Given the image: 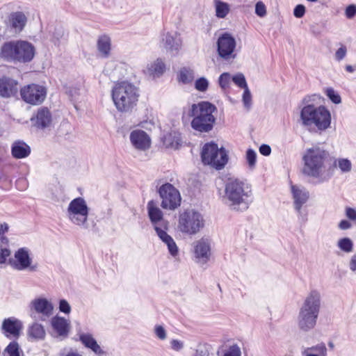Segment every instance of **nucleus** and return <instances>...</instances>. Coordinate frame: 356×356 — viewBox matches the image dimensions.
Wrapping results in <instances>:
<instances>
[{"mask_svg":"<svg viewBox=\"0 0 356 356\" xmlns=\"http://www.w3.org/2000/svg\"><path fill=\"white\" fill-rule=\"evenodd\" d=\"M208 85V81L205 78L202 77L195 81V89H207Z\"/></svg>","mask_w":356,"mask_h":356,"instance_id":"864d4df0","label":"nucleus"},{"mask_svg":"<svg viewBox=\"0 0 356 356\" xmlns=\"http://www.w3.org/2000/svg\"><path fill=\"white\" fill-rule=\"evenodd\" d=\"M58 308L60 312H63L65 314H69L71 312V306L65 299H62L59 301Z\"/></svg>","mask_w":356,"mask_h":356,"instance_id":"37998d69","label":"nucleus"},{"mask_svg":"<svg viewBox=\"0 0 356 356\" xmlns=\"http://www.w3.org/2000/svg\"><path fill=\"white\" fill-rule=\"evenodd\" d=\"M154 332L159 339L164 340L166 339V332L163 326L156 325Z\"/></svg>","mask_w":356,"mask_h":356,"instance_id":"09e8293b","label":"nucleus"},{"mask_svg":"<svg viewBox=\"0 0 356 356\" xmlns=\"http://www.w3.org/2000/svg\"><path fill=\"white\" fill-rule=\"evenodd\" d=\"M18 85V82L7 76H3L0 78V89H15Z\"/></svg>","mask_w":356,"mask_h":356,"instance_id":"72a5a7b5","label":"nucleus"},{"mask_svg":"<svg viewBox=\"0 0 356 356\" xmlns=\"http://www.w3.org/2000/svg\"><path fill=\"white\" fill-rule=\"evenodd\" d=\"M305 13V7L302 5L299 4L296 6L293 10V15L297 18H300L304 16Z\"/></svg>","mask_w":356,"mask_h":356,"instance_id":"603ef678","label":"nucleus"},{"mask_svg":"<svg viewBox=\"0 0 356 356\" xmlns=\"http://www.w3.org/2000/svg\"><path fill=\"white\" fill-rule=\"evenodd\" d=\"M252 195L251 187L246 183L235 179H229L225 188L223 197L231 209L244 211L249 207Z\"/></svg>","mask_w":356,"mask_h":356,"instance_id":"7ed1b4c3","label":"nucleus"},{"mask_svg":"<svg viewBox=\"0 0 356 356\" xmlns=\"http://www.w3.org/2000/svg\"><path fill=\"white\" fill-rule=\"evenodd\" d=\"M30 316L36 320L44 321L54 312V305L47 298H37L31 301L29 305Z\"/></svg>","mask_w":356,"mask_h":356,"instance_id":"9d476101","label":"nucleus"},{"mask_svg":"<svg viewBox=\"0 0 356 356\" xmlns=\"http://www.w3.org/2000/svg\"><path fill=\"white\" fill-rule=\"evenodd\" d=\"M259 152L264 156H269L271 152V148L268 145L263 144L259 147Z\"/></svg>","mask_w":356,"mask_h":356,"instance_id":"052dcab7","label":"nucleus"},{"mask_svg":"<svg viewBox=\"0 0 356 356\" xmlns=\"http://www.w3.org/2000/svg\"><path fill=\"white\" fill-rule=\"evenodd\" d=\"M338 166L342 172H349L352 169V163L347 159H339L338 161Z\"/></svg>","mask_w":356,"mask_h":356,"instance_id":"58836bf2","label":"nucleus"},{"mask_svg":"<svg viewBox=\"0 0 356 356\" xmlns=\"http://www.w3.org/2000/svg\"><path fill=\"white\" fill-rule=\"evenodd\" d=\"M216 112V106L209 102L193 104L188 113V115L192 118L191 122L192 129L200 133L210 132L216 123V118L214 113Z\"/></svg>","mask_w":356,"mask_h":356,"instance_id":"f03ea898","label":"nucleus"},{"mask_svg":"<svg viewBox=\"0 0 356 356\" xmlns=\"http://www.w3.org/2000/svg\"><path fill=\"white\" fill-rule=\"evenodd\" d=\"M130 140L133 146L139 150H146L149 148L151 140L143 130H134L130 134Z\"/></svg>","mask_w":356,"mask_h":356,"instance_id":"f3484780","label":"nucleus"},{"mask_svg":"<svg viewBox=\"0 0 356 356\" xmlns=\"http://www.w3.org/2000/svg\"><path fill=\"white\" fill-rule=\"evenodd\" d=\"M8 230V225L4 222L0 225V236L3 235Z\"/></svg>","mask_w":356,"mask_h":356,"instance_id":"69168bd1","label":"nucleus"},{"mask_svg":"<svg viewBox=\"0 0 356 356\" xmlns=\"http://www.w3.org/2000/svg\"><path fill=\"white\" fill-rule=\"evenodd\" d=\"M302 355L304 356H327V355H318V354H315L313 353H307V352H302Z\"/></svg>","mask_w":356,"mask_h":356,"instance_id":"338daca9","label":"nucleus"},{"mask_svg":"<svg viewBox=\"0 0 356 356\" xmlns=\"http://www.w3.org/2000/svg\"><path fill=\"white\" fill-rule=\"evenodd\" d=\"M51 325L57 335L63 339L67 338L70 330V322L63 317L56 316L51 320Z\"/></svg>","mask_w":356,"mask_h":356,"instance_id":"6ab92c4d","label":"nucleus"},{"mask_svg":"<svg viewBox=\"0 0 356 356\" xmlns=\"http://www.w3.org/2000/svg\"><path fill=\"white\" fill-rule=\"evenodd\" d=\"M66 356H81V355L80 354H79L78 353L72 352V353H67V355Z\"/></svg>","mask_w":356,"mask_h":356,"instance_id":"774afa93","label":"nucleus"},{"mask_svg":"<svg viewBox=\"0 0 356 356\" xmlns=\"http://www.w3.org/2000/svg\"><path fill=\"white\" fill-rule=\"evenodd\" d=\"M159 192L162 199L161 207L163 209L174 210L180 205L179 192L172 184L167 183L162 185Z\"/></svg>","mask_w":356,"mask_h":356,"instance_id":"f8f14e48","label":"nucleus"},{"mask_svg":"<svg viewBox=\"0 0 356 356\" xmlns=\"http://www.w3.org/2000/svg\"><path fill=\"white\" fill-rule=\"evenodd\" d=\"M320 309V293L316 290L312 291L305 298L298 315V327L301 331L307 332L315 327Z\"/></svg>","mask_w":356,"mask_h":356,"instance_id":"20e7f679","label":"nucleus"},{"mask_svg":"<svg viewBox=\"0 0 356 356\" xmlns=\"http://www.w3.org/2000/svg\"><path fill=\"white\" fill-rule=\"evenodd\" d=\"M163 143L167 148L178 149L181 143L180 135L177 132L168 133L163 136Z\"/></svg>","mask_w":356,"mask_h":356,"instance_id":"c756f323","label":"nucleus"},{"mask_svg":"<svg viewBox=\"0 0 356 356\" xmlns=\"http://www.w3.org/2000/svg\"><path fill=\"white\" fill-rule=\"evenodd\" d=\"M204 227L202 216L193 209L186 210L179 218V230L188 234H195Z\"/></svg>","mask_w":356,"mask_h":356,"instance_id":"6e6552de","label":"nucleus"},{"mask_svg":"<svg viewBox=\"0 0 356 356\" xmlns=\"http://www.w3.org/2000/svg\"><path fill=\"white\" fill-rule=\"evenodd\" d=\"M17 90H0V97L3 98H8L15 95Z\"/></svg>","mask_w":356,"mask_h":356,"instance_id":"680f3d73","label":"nucleus"},{"mask_svg":"<svg viewBox=\"0 0 356 356\" xmlns=\"http://www.w3.org/2000/svg\"><path fill=\"white\" fill-rule=\"evenodd\" d=\"M34 55L33 45L24 40L4 42L0 49V58L7 62L29 63Z\"/></svg>","mask_w":356,"mask_h":356,"instance_id":"39448f33","label":"nucleus"},{"mask_svg":"<svg viewBox=\"0 0 356 356\" xmlns=\"http://www.w3.org/2000/svg\"><path fill=\"white\" fill-rule=\"evenodd\" d=\"M201 158L204 164L209 165L217 170L225 167L228 161V155L223 147L219 148L215 143H206L201 152Z\"/></svg>","mask_w":356,"mask_h":356,"instance_id":"0eeeda50","label":"nucleus"},{"mask_svg":"<svg viewBox=\"0 0 356 356\" xmlns=\"http://www.w3.org/2000/svg\"><path fill=\"white\" fill-rule=\"evenodd\" d=\"M147 209L149 219L154 226V229L156 230V227L167 229L168 223L163 218V213L161 209L156 207L154 201L152 200L148 202Z\"/></svg>","mask_w":356,"mask_h":356,"instance_id":"a211bd4d","label":"nucleus"},{"mask_svg":"<svg viewBox=\"0 0 356 356\" xmlns=\"http://www.w3.org/2000/svg\"><path fill=\"white\" fill-rule=\"evenodd\" d=\"M291 191L294 200L295 209L300 213L302 206L305 204L309 199V192L305 188H300L297 186H292Z\"/></svg>","mask_w":356,"mask_h":356,"instance_id":"412c9836","label":"nucleus"},{"mask_svg":"<svg viewBox=\"0 0 356 356\" xmlns=\"http://www.w3.org/2000/svg\"><path fill=\"white\" fill-rule=\"evenodd\" d=\"M210 346L208 344H200L193 356H209Z\"/></svg>","mask_w":356,"mask_h":356,"instance_id":"ea45409f","label":"nucleus"},{"mask_svg":"<svg viewBox=\"0 0 356 356\" xmlns=\"http://www.w3.org/2000/svg\"><path fill=\"white\" fill-rule=\"evenodd\" d=\"M303 352L313 353L315 352L318 355H327V348L323 343H318L316 346L305 348Z\"/></svg>","mask_w":356,"mask_h":356,"instance_id":"e433bc0d","label":"nucleus"},{"mask_svg":"<svg viewBox=\"0 0 356 356\" xmlns=\"http://www.w3.org/2000/svg\"><path fill=\"white\" fill-rule=\"evenodd\" d=\"M231 77L229 73H223L219 77V85L222 88H225L229 86Z\"/></svg>","mask_w":356,"mask_h":356,"instance_id":"79ce46f5","label":"nucleus"},{"mask_svg":"<svg viewBox=\"0 0 356 356\" xmlns=\"http://www.w3.org/2000/svg\"><path fill=\"white\" fill-rule=\"evenodd\" d=\"M327 96L334 104H339L341 102V97L336 92L335 90H325Z\"/></svg>","mask_w":356,"mask_h":356,"instance_id":"de8ad7c7","label":"nucleus"},{"mask_svg":"<svg viewBox=\"0 0 356 356\" xmlns=\"http://www.w3.org/2000/svg\"><path fill=\"white\" fill-rule=\"evenodd\" d=\"M97 50L102 58H108L111 49V38L106 35L99 37L97 42Z\"/></svg>","mask_w":356,"mask_h":356,"instance_id":"bb28decb","label":"nucleus"},{"mask_svg":"<svg viewBox=\"0 0 356 356\" xmlns=\"http://www.w3.org/2000/svg\"><path fill=\"white\" fill-rule=\"evenodd\" d=\"M33 127L38 129L49 128L52 122V115L47 107H40L30 119Z\"/></svg>","mask_w":356,"mask_h":356,"instance_id":"2eb2a0df","label":"nucleus"},{"mask_svg":"<svg viewBox=\"0 0 356 356\" xmlns=\"http://www.w3.org/2000/svg\"><path fill=\"white\" fill-rule=\"evenodd\" d=\"M195 254L199 261H207L210 257V244L207 239L201 238L195 243Z\"/></svg>","mask_w":356,"mask_h":356,"instance_id":"4be33fe9","label":"nucleus"},{"mask_svg":"<svg viewBox=\"0 0 356 356\" xmlns=\"http://www.w3.org/2000/svg\"><path fill=\"white\" fill-rule=\"evenodd\" d=\"M23 89H28V90H30V89H45V87L33 83V84H29V85L24 86V88Z\"/></svg>","mask_w":356,"mask_h":356,"instance_id":"0e129e2a","label":"nucleus"},{"mask_svg":"<svg viewBox=\"0 0 356 356\" xmlns=\"http://www.w3.org/2000/svg\"><path fill=\"white\" fill-rule=\"evenodd\" d=\"M163 42L164 48L171 52L175 51L177 53L181 47L179 40H176V38L169 33L165 35L163 38Z\"/></svg>","mask_w":356,"mask_h":356,"instance_id":"7c9ffc66","label":"nucleus"},{"mask_svg":"<svg viewBox=\"0 0 356 356\" xmlns=\"http://www.w3.org/2000/svg\"><path fill=\"white\" fill-rule=\"evenodd\" d=\"M138 95L135 90H112V98L117 109L127 112L131 109L138 101Z\"/></svg>","mask_w":356,"mask_h":356,"instance_id":"9b49d317","label":"nucleus"},{"mask_svg":"<svg viewBox=\"0 0 356 356\" xmlns=\"http://www.w3.org/2000/svg\"><path fill=\"white\" fill-rule=\"evenodd\" d=\"M22 329V322L15 317L5 318L1 327L2 334L6 338L15 339H17L20 337Z\"/></svg>","mask_w":356,"mask_h":356,"instance_id":"4468645a","label":"nucleus"},{"mask_svg":"<svg viewBox=\"0 0 356 356\" xmlns=\"http://www.w3.org/2000/svg\"><path fill=\"white\" fill-rule=\"evenodd\" d=\"M10 254V251L8 248H1L0 250V264L4 263Z\"/></svg>","mask_w":356,"mask_h":356,"instance_id":"4d7b16f0","label":"nucleus"},{"mask_svg":"<svg viewBox=\"0 0 356 356\" xmlns=\"http://www.w3.org/2000/svg\"><path fill=\"white\" fill-rule=\"evenodd\" d=\"M170 345L171 348L175 351H179L184 348V343L177 339H172Z\"/></svg>","mask_w":356,"mask_h":356,"instance_id":"6e6d98bb","label":"nucleus"},{"mask_svg":"<svg viewBox=\"0 0 356 356\" xmlns=\"http://www.w3.org/2000/svg\"><path fill=\"white\" fill-rule=\"evenodd\" d=\"M165 71V65L161 58H157L154 62L149 64L144 70L146 75L155 78L161 76Z\"/></svg>","mask_w":356,"mask_h":356,"instance_id":"393cba45","label":"nucleus"},{"mask_svg":"<svg viewBox=\"0 0 356 356\" xmlns=\"http://www.w3.org/2000/svg\"><path fill=\"white\" fill-rule=\"evenodd\" d=\"M350 268L352 271L356 272V255H353L350 259Z\"/></svg>","mask_w":356,"mask_h":356,"instance_id":"e2e57ef3","label":"nucleus"},{"mask_svg":"<svg viewBox=\"0 0 356 356\" xmlns=\"http://www.w3.org/2000/svg\"><path fill=\"white\" fill-rule=\"evenodd\" d=\"M80 341L88 348L92 350L98 355L104 354V351L97 343L92 335L89 333H80L79 334Z\"/></svg>","mask_w":356,"mask_h":356,"instance_id":"a878e982","label":"nucleus"},{"mask_svg":"<svg viewBox=\"0 0 356 356\" xmlns=\"http://www.w3.org/2000/svg\"><path fill=\"white\" fill-rule=\"evenodd\" d=\"M345 214L347 218L356 223V209L351 207H346L345 209Z\"/></svg>","mask_w":356,"mask_h":356,"instance_id":"49530a36","label":"nucleus"},{"mask_svg":"<svg viewBox=\"0 0 356 356\" xmlns=\"http://www.w3.org/2000/svg\"><path fill=\"white\" fill-rule=\"evenodd\" d=\"M11 153L15 159H24L31 154V147L25 142L17 140L12 145Z\"/></svg>","mask_w":356,"mask_h":356,"instance_id":"b1692460","label":"nucleus"},{"mask_svg":"<svg viewBox=\"0 0 356 356\" xmlns=\"http://www.w3.org/2000/svg\"><path fill=\"white\" fill-rule=\"evenodd\" d=\"M236 47V41L233 37L228 33L223 34L218 40V51L219 55L225 58L229 59ZM235 55L232 57L234 58Z\"/></svg>","mask_w":356,"mask_h":356,"instance_id":"dca6fc26","label":"nucleus"},{"mask_svg":"<svg viewBox=\"0 0 356 356\" xmlns=\"http://www.w3.org/2000/svg\"><path fill=\"white\" fill-rule=\"evenodd\" d=\"M243 102L244 106L247 109H249L251 107L252 95L250 94V90H244V92L243 95Z\"/></svg>","mask_w":356,"mask_h":356,"instance_id":"a18cd8bd","label":"nucleus"},{"mask_svg":"<svg viewBox=\"0 0 356 356\" xmlns=\"http://www.w3.org/2000/svg\"><path fill=\"white\" fill-rule=\"evenodd\" d=\"M27 334L33 340H43L45 338L46 332L41 324L35 322L29 327Z\"/></svg>","mask_w":356,"mask_h":356,"instance_id":"cd10ccee","label":"nucleus"},{"mask_svg":"<svg viewBox=\"0 0 356 356\" xmlns=\"http://www.w3.org/2000/svg\"><path fill=\"white\" fill-rule=\"evenodd\" d=\"M11 266L17 270L29 269L35 272L38 270V264H32V259L29 250L26 248H21L15 253V259L10 261Z\"/></svg>","mask_w":356,"mask_h":356,"instance_id":"ddd939ff","label":"nucleus"},{"mask_svg":"<svg viewBox=\"0 0 356 356\" xmlns=\"http://www.w3.org/2000/svg\"><path fill=\"white\" fill-rule=\"evenodd\" d=\"M22 99L26 103L37 105L42 104L47 97L46 90H19Z\"/></svg>","mask_w":356,"mask_h":356,"instance_id":"aec40b11","label":"nucleus"},{"mask_svg":"<svg viewBox=\"0 0 356 356\" xmlns=\"http://www.w3.org/2000/svg\"><path fill=\"white\" fill-rule=\"evenodd\" d=\"M338 227L341 230H346L352 227V224L348 220H342L339 223Z\"/></svg>","mask_w":356,"mask_h":356,"instance_id":"bf43d9fd","label":"nucleus"},{"mask_svg":"<svg viewBox=\"0 0 356 356\" xmlns=\"http://www.w3.org/2000/svg\"><path fill=\"white\" fill-rule=\"evenodd\" d=\"M194 77V72L189 67H181L177 74L178 81L185 84L191 83Z\"/></svg>","mask_w":356,"mask_h":356,"instance_id":"473e14b6","label":"nucleus"},{"mask_svg":"<svg viewBox=\"0 0 356 356\" xmlns=\"http://www.w3.org/2000/svg\"><path fill=\"white\" fill-rule=\"evenodd\" d=\"M302 173L308 177L318 179L319 182L327 181L334 174L335 164L330 165L328 152L319 147L307 149L302 156Z\"/></svg>","mask_w":356,"mask_h":356,"instance_id":"f257e3e1","label":"nucleus"},{"mask_svg":"<svg viewBox=\"0 0 356 356\" xmlns=\"http://www.w3.org/2000/svg\"><path fill=\"white\" fill-rule=\"evenodd\" d=\"M24 353L15 340L10 341L2 353V356H23Z\"/></svg>","mask_w":356,"mask_h":356,"instance_id":"2f4dec72","label":"nucleus"},{"mask_svg":"<svg viewBox=\"0 0 356 356\" xmlns=\"http://www.w3.org/2000/svg\"><path fill=\"white\" fill-rule=\"evenodd\" d=\"M246 159L249 167L250 168H254L256 164L257 159L256 152L252 149H248L246 152Z\"/></svg>","mask_w":356,"mask_h":356,"instance_id":"a19ab883","label":"nucleus"},{"mask_svg":"<svg viewBox=\"0 0 356 356\" xmlns=\"http://www.w3.org/2000/svg\"><path fill=\"white\" fill-rule=\"evenodd\" d=\"M113 89H132V85L127 81H121L118 83Z\"/></svg>","mask_w":356,"mask_h":356,"instance_id":"13d9d810","label":"nucleus"},{"mask_svg":"<svg viewBox=\"0 0 356 356\" xmlns=\"http://www.w3.org/2000/svg\"><path fill=\"white\" fill-rule=\"evenodd\" d=\"M233 82L236 86L242 89H248L245 78L241 73H238L232 77Z\"/></svg>","mask_w":356,"mask_h":356,"instance_id":"4c0bfd02","label":"nucleus"},{"mask_svg":"<svg viewBox=\"0 0 356 356\" xmlns=\"http://www.w3.org/2000/svg\"><path fill=\"white\" fill-rule=\"evenodd\" d=\"M300 118L304 125H314L319 130H325L331 122L330 113L324 106H305L302 108Z\"/></svg>","mask_w":356,"mask_h":356,"instance_id":"423d86ee","label":"nucleus"},{"mask_svg":"<svg viewBox=\"0 0 356 356\" xmlns=\"http://www.w3.org/2000/svg\"><path fill=\"white\" fill-rule=\"evenodd\" d=\"M9 21L11 26L16 31L19 32L24 29L26 23V17L22 12H15L10 15Z\"/></svg>","mask_w":356,"mask_h":356,"instance_id":"c85d7f7f","label":"nucleus"},{"mask_svg":"<svg viewBox=\"0 0 356 356\" xmlns=\"http://www.w3.org/2000/svg\"><path fill=\"white\" fill-rule=\"evenodd\" d=\"M347 49L345 46H341L340 48L337 49V51L335 53V58L337 60H341L346 55Z\"/></svg>","mask_w":356,"mask_h":356,"instance_id":"5fc2aeb1","label":"nucleus"},{"mask_svg":"<svg viewBox=\"0 0 356 356\" xmlns=\"http://www.w3.org/2000/svg\"><path fill=\"white\" fill-rule=\"evenodd\" d=\"M166 229L161 227H156V232L159 238L167 245L170 254L176 257L179 252L178 247L174 239L167 234Z\"/></svg>","mask_w":356,"mask_h":356,"instance_id":"5701e85b","label":"nucleus"},{"mask_svg":"<svg viewBox=\"0 0 356 356\" xmlns=\"http://www.w3.org/2000/svg\"><path fill=\"white\" fill-rule=\"evenodd\" d=\"M65 94L74 104L78 101L79 93L78 90H65Z\"/></svg>","mask_w":356,"mask_h":356,"instance_id":"3c124183","label":"nucleus"},{"mask_svg":"<svg viewBox=\"0 0 356 356\" xmlns=\"http://www.w3.org/2000/svg\"><path fill=\"white\" fill-rule=\"evenodd\" d=\"M255 13L259 17H264L266 15V6L262 1H258L255 5Z\"/></svg>","mask_w":356,"mask_h":356,"instance_id":"c03bdc74","label":"nucleus"},{"mask_svg":"<svg viewBox=\"0 0 356 356\" xmlns=\"http://www.w3.org/2000/svg\"><path fill=\"white\" fill-rule=\"evenodd\" d=\"M338 247L346 252H350L353 251V243L349 238H343L339 240Z\"/></svg>","mask_w":356,"mask_h":356,"instance_id":"c9c22d12","label":"nucleus"},{"mask_svg":"<svg viewBox=\"0 0 356 356\" xmlns=\"http://www.w3.org/2000/svg\"><path fill=\"white\" fill-rule=\"evenodd\" d=\"M89 208L85 200L76 197L72 200L67 208V216L75 225L83 226L87 222Z\"/></svg>","mask_w":356,"mask_h":356,"instance_id":"1a4fd4ad","label":"nucleus"},{"mask_svg":"<svg viewBox=\"0 0 356 356\" xmlns=\"http://www.w3.org/2000/svg\"><path fill=\"white\" fill-rule=\"evenodd\" d=\"M229 5L227 3L217 1L216 3V16L219 18H224L229 13Z\"/></svg>","mask_w":356,"mask_h":356,"instance_id":"f704fd0d","label":"nucleus"},{"mask_svg":"<svg viewBox=\"0 0 356 356\" xmlns=\"http://www.w3.org/2000/svg\"><path fill=\"white\" fill-rule=\"evenodd\" d=\"M345 14L347 18L352 19L356 15V5L351 4L346 8Z\"/></svg>","mask_w":356,"mask_h":356,"instance_id":"8fccbe9b","label":"nucleus"}]
</instances>
